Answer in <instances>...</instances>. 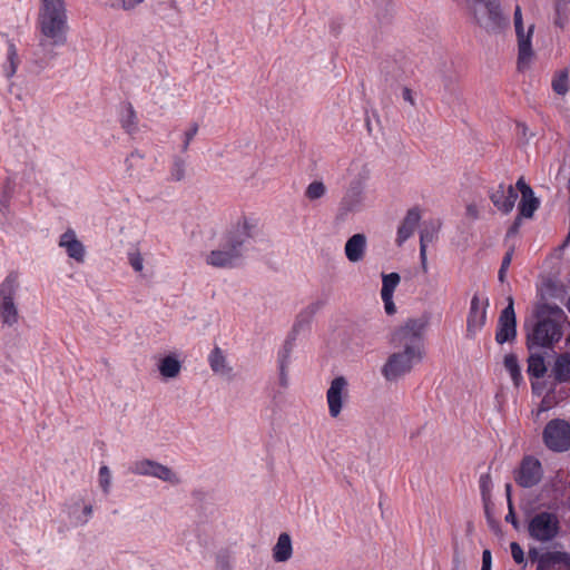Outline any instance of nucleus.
Here are the masks:
<instances>
[{"mask_svg":"<svg viewBox=\"0 0 570 570\" xmlns=\"http://www.w3.org/2000/svg\"><path fill=\"white\" fill-rule=\"evenodd\" d=\"M38 47L52 55L68 41V14L65 1L41 3L37 18Z\"/></svg>","mask_w":570,"mask_h":570,"instance_id":"obj_1","label":"nucleus"},{"mask_svg":"<svg viewBox=\"0 0 570 570\" xmlns=\"http://www.w3.org/2000/svg\"><path fill=\"white\" fill-rule=\"evenodd\" d=\"M566 315L559 307L550 308L547 317L539 320L527 335V344L530 350L534 347H551L562 336V324Z\"/></svg>","mask_w":570,"mask_h":570,"instance_id":"obj_2","label":"nucleus"},{"mask_svg":"<svg viewBox=\"0 0 570 570\" xmlns=\"http://www.w3.org/2000/svg\"><path fill=\"white\" fill-rule=\"evenodd\" d=\"M474 22L487 32H499L508 26L499 0H465Z\"/></svg>","mask_w":570,"mask_h":570,"instance_id":"obj_3","label":"nucleus"},{"mask_svg":"<svg viewBox=\"0 0 570 570\" xmlns=\"http://www.w3.org/2000/svg\"><path fill=\"white\" fill-rule=\"evenodd\" d=\"M350 186L342 198L341 209L352 212L363 202V189L371 176L370 165L361 158L353 159L347 167Z\"/></svg>","mask_w":570,"mask_h":570,"instance_id":"obj_4","label":"nucleus"},{"mask_svg":"<svg viewBox=\"0 0 570 570\" xmlns=\"http://www.w3.org/2000/svg\"><path fill=\"white\" fill-rule=\"evenodd\" d=\"M429 325V317L409 318L392 335L395 347L424 355L423 334Z\"/></svg>","mask_w":570,"mask_h":570,"instance_id":"obj_5","label":"nucleus"},{"mask_svg":"<svg viewBox=\"0 0 570 570\" xmlns=\"http://www.w3.org/2000/svg\"><path fill=\"white\" fill-rule=\"evenodd\" d=\"M20 287L19 275L10 273L0 283V321L3 325L14 326L18 323L19 312L14 302Z\"/></svg>","mask_w":570,"mask_h":570,"instance_id":"obj_6","label":"nucleus"},{"mask_svg":"<svg viewBox=\"0 0 570 570\" xmlns=\"http://www.w3.org/2000/svg\"><path fill=\"white\" fill-rule=\"evenodd\" d=\"M422 354L400 348L392 353L382 366V375L390 382L397 381L409 374L415 364L423 360Z\"/></svg>","mask_w":570,"mask_h":570,"instance_id":"obj_7","label":"nucleus"},{"mask_svg":"<svg viewBox=\"0 0 570 570\" xmlns=\"http://www.w3.org/2000/svg\"><path fill=\"white\" fill-rule=\"evenodd\" d=\"M513 23L518 40V68L525 69L530 66L534 56L532 49L534 24L531 23L527 29L524 28L522 10L520 6H517L514 9Z\"/></svg>","mask_w":570,"mask_h":570,"instance_id":"obj_8","label":"nucleus"},{"mask_svg":"<svg viewBox=\"0 0 570 570\" xmlns=\"http://www.w3.org/2000/svg\"><path fill=\"white\" fill-rule=\"evenodd\" d=\"M559 519L550 512H540L529 522V535L539 541L548 542L553 540L559 533Z\"/></svg>","mask_w":570,"mask_h":570,"instance_id":"obj_9","label":"nucleus"},{"mask_svg":"<svg viewBox=\"0 0 570 570\" xmlns=\"http://www.w3.org/2000/svg\"><path fill=\"white\" fill-rule=\"evenodd\" d=\"M348 381L345 376L334 377L326 390V403L328 414L332 419H337L342 414L346 403L348 402L350 391Z\"/></svg>","mask_w":570,"mask_h":570,"instance_id":"obj_10","label":"nucleus"},{"mask_svg":"<svg viewBox=\"0 0 570 570\" xmlns=\"http://www.w3.org/2000/svg\"><path fill=\"white\" fill-rule=\"evenodd\" d=\"M130 470L136 475L153 476L173 485L181 482L180 476L173 469L149 459L136 461Z\"/></svg>","mask_w":570,"mask_h":570,"instance_id":"obj_11","label":"nucleus"},{"mask_svg":"<svg viewBox=\"0 0 570 570\" xmlns=\"http://www.w3.org/2000/svg\"><path fill=\"white\" fill-rule=\"evenodd\" d=\"M544 444L554 452L570 449V424L563 420L550 421L543 431Z\"/></svg>","mask_w":570,"mask_h":570,"instance_id":"obj_12","label":"nucleus"},{"mask_svg":"<svg viewBox=\"0 0 570 570\" xmlns=\"http://www.w3.org/2000/svg\"><path fill=\"white\" fill-rule=\"evenodd\" d=\"M243 252L242 248H237V246L225 240L224 244H220L206 255L205 262L215 268H233L240 262Z\"/></svg>","mask_w":570,"mask_h":570,"instance_id":"obj_13","label":"nucleus"},{"mask_svg":"<svg viewBox=\"0 0 570 570\" xmlns=\"http://www.w3.org/2000/svg\"><path fill=\"white\" fill-rule=\"evenodd\" d=\"M517 335V321L513 307V298L508 297V306L501 312L499 317L495 341L499 344L514 340Z\"/></svg>","mask_w":570,"mask_h":570,"instance_id":"obj_14","label":"nucleus"},{"mask_svg":"<svg viewBox=\"0 0 570 570\" xmlns=\"http://www.w3.org/2000/svg\"><path fill=\"white\" fill-rule=\"evenodd\" d=\"M255 227L256 223L253 218L239 216L228 230L226 240L243 249L244 244L253 237Z\"/></svg>","mask_w":570,"mask_h":570,"instance_id":"obj_15","label":"nucleus"},{"mask_svg":"<svg viewBox=\"0 0 570 570\" xmlns=\"http://www.w3.org/2000/svg\"><path fill=\"white\" fill-rule=\"evenodd\" d=\"M541 478L542 468L539 460L532 456H525L515 474L517 483L523 488H531L539 483Z\"/></svg>","mask_w":570,"mask_h":570,"instance_id":"obj_16","label":"nucleus"},{"mask_svg":"<svg viewBox=\"0 0 570 570\" xmlns=\"http://www.w3.org/2000/svg\"><path fill=\"white\" fill-rule=\"evenodd\" d=\"M58 246L76 263L82 264L85 262L87 254L86 247L73 229H67L60 235Z\"/></svg>","mask_w":570,"mask_h":570,"instance_id":"obj_17","label":"nucleus"},{"mask_svg":"<svg viewBox=\"0 0 570 570\" xmlns=\"http://www.w3.org/2000/svg\"><path fill=\"white\" fill-rule=\"evenodd\" d=\"M208 364L213 373L222 379L232 381L235 377L234 367L228 361L227 354L215 346L208 355Z\"/></svg>","mask_w":570,"mask_h":570,"instance_id":"obj_18","label":"nucleus"},{"mask_svg":"<svg viewBox=\"0 0 570 570\" xmlns=\"http://www.w3.org/2000/svg\"><path fill=\"white\" fill-rule=\"evenodd\" d=\"M487 306L488 302L482 305L480 298L476 295L472 297L466 326L469 337H474L485 324Z\"/></svg>","mask_w":570,"mask_h":570,"instance_id":"obj_19","label":"nucleus"},{"mask_svg":"<svg viewBox=\"0 0 570 570\" xmlns=\"http://www.w3.org/2000/svg\"><path fill=\"white\" fill-rule=\"evenodd\" d=\"M517 189L521 193L519 203V216L531 218L539 207V199L534 196L532 188L520 178L515 184Z\"/></svg>","mask_w":570,"mask_h":570,"instance_id":"obj_20","label":"nucleus"},{"mask_svg":"<svg viewBox=\"0 0 570 570\" xmlns=\"http://www.w3.org/2000/svg\"><path fill=\"white\" fill-rule=\"evenodd\" d=\"M493 205L503 214H509L515 204L518 194L512 185H500L490 195Z\"/></svg>","mask_w":570,"mask_h":570,"instance_id":"obj_21","label":"nucleus"},{"mask_svg":"<svg viewBox=\"0 0 570 570\" xmlns=\"http://www.w3.org/2000/svg\"><path fill=\"white\" fill-rule=\"evenodd\" d=\"M183 363L176 353L160 356L157 360V371L163 381H173L179 377Z\"/></svg>","mask_w":570,"mask_h":570,"instance_id":"obj_22","label":"nucleus"},{"mask_svg":"<svg viewBox=\"0 0 570 570\" xmlns=\"http://www.w3.org/2000/svg\"><path fill=\"white\" fill-rule=\"evenodd\" d=\"M366 247V236L362 233H357L346 240L344 246V254L350 263L356 264L364 259Z\"/></svg>","mask_w":570,"mask_h":570,"instance_id":"obj_23","label":"nucleus"},{"mask_svg":"<svg viewBox=\"0 0 570 570\" xmlns=\"http://www.w3.org/2000/svg\"><path fill=\"white\" fill-rule=\"evenodd\" d=\"M294 548L291 535L282 532L272 548V557L276 563H286L293 557Z\"/></svg>","mask_w":570,"mask_h":570,"instance_id":"obj_24","label":"nucleus"},{"mask_svg":"<svg viewBox=\"0 0 570 570\" xmlns=\"http://www.w3.org/2000/svg\"><path fill=\"white\" fill-rule=\"evenodd\" d=\"M69 515L75 520L76 524H85L92 514V505L83 499L73 500L68 507Z\"/></svg>","mask_w":570,"mask_h":570,"instance_id":"obj_25","label":"nucleus"},{"mask_svg":"<svg viewBox=\"0 0 570 570\" xmlns=\"http://www.w3.org/2000/svg\"><path fill=\"white\" fill-rule=\"evenodd\" d=\"M420 222V213L416 209H411L407 212L402 225L400 226L397 230V242L399 244H402L407 238H410L417 224Z\"/></svg>","mask_w":570,"mask_h":570,"instance_id":"obj_26","label":"nucleus"},{"mask_svg":"<svg viewBox=\"0 0 570 570\" xmlns=\"http://www.w3.org/2000/svg\"><path fill=\"white\" fill-rule=\"evenodd\" d=\"M529 554L531 558L537 559V570H551L556 563L562 562L567 557L563 552H546L539 554L537 551H530Z\"/></svg>","mask_w":570,"mask_h":570,"instance_id":"obj_27","label":"nucleus"},{"mask_svg":"<svg viewBox=\"0 0 570 570\" xmlns=\"http://www.w3.org/2000/svg\"><path fill=\"white\" fill-rule=\"evenodd\" d=\"M553 371L557 380L570 381V353H564L557 358Z\"/></svg>","mask_w":570,"mask_h":570,"instance_id":"obj_28","label":"nucleus"},{"mask_svg":"<svg viewBox=\"0 0 570 570\" xmlns=\"http://www.w3.org/2000/svg\"><path fill=\"white\" fill-rule=\"evenodd\" d=\"M400 282L401 276L397 273L382 274L381 296H393Z\"/></svg>","mask_w":570,"mask_h":570,"instance_id":"obj_29","label":"nucleus"},{"mask_svg":"<svg viewBox=\"0 0 570 570\" xmlns=\"http://www.w3.org/2000/svg\"><path fill=\"white\" fill-rule=\"evenodd\" d=\"M503 364L505 370L510 373L514 385L518 386L522 381V375L517 356L513 354L505 355Z\"/></svg>","mask_w":570,"mask_h":570,"instance_id":"obj_30","label":"nucleus"},{"mask_svg":"<svg viewBox=\"0 0 570 570\" xmlns=\"http://www.w3.org/2000/svg\"><path fill=\"white\" fill-rule=\"evenodd\" d=\"M568 77L569 75L567 69H562L556 72L551 86L557 95L564 96L568 92Z\"/></svg>","mask_w":570,"mask_h":570,"instance_id":"obj_31","label":"nucleus"},{"mask_svg":"<svg viewBox=\"0 0 570 570\" xmlns=\"http://www.w3.org/2000/svg\"><path fill=\"white\" fill-rule=\"evenodd\" d=\"M327 193V187L325 184L321 180H314L312 181L305 190V197L311 200H317L324 197Z\"/></svg>","mask_w":570,"mask_h":570,"instance_id":"obj_32","label":"nucleus"},{"mask_svg":"<svg viewBox=\"0 0 570 570\" xmlns=\"http://www.w3.org/2000/svg\"><path fill=\"white\" fill-rule=\"evenodd\" d=\"M528 372L530 375L534 377H541L544 375L547 368L544 364V358L541 355L532 354L529 357Z\"/></svg>","mask_w":570,"mask_h":570,"instance_id":"obj_33","label":"nucleus"},{"mask_svg":"<svg viewBox=\"0 0 570 570\" xmlns=\"http://www.w3.org/2000/svg\"><path fill=\"white\" fill-rule=\"evenodd\" d=\"M121 126L128 132H131L137 127V116L131 105H127L122 109Z\"/></svg>","mask_w":570,"mask_h":570,"instance_id":"obj_34","label":"nucleus"},{"mask_svg":"<svg viewBox=\"0 0 570 570\" xmlns=\"http://www.w3.org/2000/svg\"><path fill=\"white\" fill-rule=\"evenodd\" d=\"M125 165L129 176L138 175L141 171L142 156L134 151L126 158Z\"/></svg>","mask_w":570,"mask_h":570,"instance_id":"obj_35","label":"nucleus"},{"mask_svg":"<svg viewBox=\"0 0 570 570\" xmlns=\"http://www.w3.org/2000/svg\"><path fill=\"white\" fill-rule=\"evenodd\" d=\"M98 481L102 492L106 494L109 493L112 484V474L107 465L100 466Z\"/></svg>","mask_w":570,"mask_h":570,"instance_id":"obj_36","label":"nucleus"},{"mask_svg":"<svg viewBox=\"0 0 570 570\" xmlns=\"http://www.w3.org/2000/svg\"><path fill=\"white\" fill-rule=\"evenodd\" d=\"M144 1L145 0H109V6L115 10L129 12L138 8Z\"/></svg>","mask_w":570,"mask_h":570,"instance_id":"obj_37","label":"nucleus"},{"mask_svg":"<svg viewBox=\"0 0 570 570\" xmlns=\"http://www.w3.org/2000/svg\"><path fill=\"white\" fill-rule=\"evenodd\" d=\"M187 174V165L184 159H176L174 161L170 176L174 180L180 181L186 177Z\"/></svg>","mask_w":570,"mask_h":570,"instance_id":"obj_38","label":"nucleus"},{"mask_svg":"<svg viewBox=\"0 0 570 570\" xmlns=\"http://www.w3.org/2000/svg\"><path fill=\"white\" fill-rule=\"evenodd\" d=\"M128 262L135 272L144 275V257L139 250H132L128 254Z\"/></svg>","mask_w":570,"mask_h":570,"instance_id":"obj_39","label":"nucleus"},{"mask_svg":"<svg viewBox=\"0 0 570 570\" xmlns=\"http://www.w3.org/2000/svg\"><path fill=\"white\" fill-rule=\"evenodd\" d=\"M564 3L556 2V18L554 24L561 29H563L567 24L568 17L566 12Z\"/></svg>","mask_w":570,"mask_h":570,"instance_id":"obj_40","label":"nucleus"},{"mask_svg":"<svg viewBox=\"0 0 570 570\" xmlns=\"http://www.w3.org/2000/svg\"><path fill=\"white\" fill-rule=\"evenodd\" d=\"M510 549H511V554H512L513 560L517 563H522L524 561V553H523L521 546L517 542H512L510 544Z\"/></svg>","mask_w":570,"mask_h":570,"instance_id":"obj_41","label":"nucleus"},{"mask_svg":"<svg viewBox=\"0 0 570 570\" xmlns=\"http://www.w3.org/2000/svg\"><path fill=\"white\" fill-rule=\"evenodd\" d=\"M384 303V309L386 314L393 315L396 312V306L393 302V296H381Z\"/></svg>","mask_w":570,"mask_h":570,"instance_id":"obj_42","label":"nucleus"},{"mask_svg":"<svg viewBox=\"0 0 570 570\" xmlns=\"http://www.w3.org/2000/svg\"><path fill=\"white\" fill-rule=\"evenodd\" d=\"M482 567H492V556L490 550H484L482 553Z\"/></svg>","mask_w":570,"mask_h":570,"instance_id":"obj_43","label":"nucleus"},{"mask_svg":"<svg viewBox=\"0 0 570 570\" xmlns=\"http://www.w3.org/2000/svg\"><path fill=\"white\" fill-rule=\"evenodd\" d=\"M279 382L282 386H287V372L283 363L281 364Z\"/></svg>","mask_w":570,"mask_h":570,"instance_id":"obj_44","label":"nucleus"},{"mask_svg":"<svg viewBox=\"0 0 570 570\" xmlns=\"http://www.w3.org/2000/svg\"><path fill=\"white\" fill-rule=\"evenodd\" d=\"M197 132V127H193L190 128L188 131H186L185 136H186V140H185V146L184 148H187L189 141L194 138V136L196 135Z\"/></svg>","mask_w":570,"mask_h":570,"instance_id":"obj_45","label":"nucleus"},{"mask_svg":"<svg viewBox=\"0 0 570 570\" xmlns=\"http://www.w3.org/2000/svg\"><path fill=\"white\" fill-rule=\"evenodd\" d=\"M505 521L511 522L514 527H517V520H515V517H514L512 502H510V505H509V513H508V515L505 517Z\"/></svg>","mask_w":570,"mask_h":570,"instance_id":"obj_46","label":"nucleus"},{"mask_svg":"<svg viewBox=\"0 0 570 570\" xmlns=\"http://www.w3.org/2000/svg\"><path fill=\"white\" fill-rule=\"evenodd\" d=\"M511 261H512V253L511 252H508L505 254V256L503 257V261H502V264H501V267L503 269H508L510 264H511Z\"/></svg>","mask_w":570,"mask_h":570,"instance_id":"obj_47","label":"nucleus"},{"mask_svg":"<svg viewBox=\"0 0 570 570\" xmlns=\"http://www.w3.org/2000/svg\"><path fill=\"white\" fill-rule=\"evenodd\" d=\"M420 258H421V261H425L428 258L426 245L424 244V238L420 239Z\"/></svg>","mask_w":570,"mask_h":570,"instance_id":"obj_48","label":"nucleus"},{"mask_svg":"<svg viewBox=\"0 0 570 570\" xmlns=\"http://www.w3.org/2000/svg\"><path fill=\"white\" fill-rule=\"evenodd\" d=\"M403 98H404V100L409 101L411 105H414V100H413L412 92L410 89L406 88L403 90Z\"/></svg>","mask_w":570,"mask_h":570,"instance_id":"obj_49","label":"nucleus"},{"mask_svg":"<svg viewBox=\"0 0 570 570\" xmlns=\"http://www.w3.org/2000/svg\"><path fill=\"white\" fill-rule=\"evenodd\" d=\"M424 237V244L428 246V243L432 242L433 240V235L430 234L429 232L424 230L421 233V237L420 239H423Z\"/></svg>","mask_w":570,"mask_h":570,"instance_id":"obj_50","label":"nucleus"},{"mask_svg":"<svg viewBox=\"0 0 570 570\" xmlns=\"http://www.w3.org/2000/svg\"><path fill=\"white\" fill-rule=\"evenodd\" d=\"M468 214L473 217V218H476L478 217V209H476V206L475 205H469L468 206Z\"/></svg>","mask_w":570,"mask_h":570,"instance_id":"obj_51","label":"nucleus"},{"mask_svg":"<svg viewBox=\"0 0 570 570\" xmlns=\"http://www.w3.org/2000/svg\"><path fill=\"white\" fill-rule=\"evenodd\" d=\"M521 216H518L514 224L512 225V227L510 228L509 230V234H512V233H515L521 224Z\"/></svg>","mask_w":570,"mask_h":570,"instance_id":"obj_52","label":"nucleus"},{"mask_svg":"<svg viewBox=\"0 0 570 570\" xmlns=\"http://www.w3.org/2000/svg\"><path fill=\"white\" fill-rule=\"evenodd\" d=\"M505 492H507V498H508V504L510 505V502H512L511 501V484L508 483L505 485Z\"/></svg>","mask_w":570,"mask_h":570,"instance_id":"obj_53","label":"nucleus"},{"mask_svg":"<svg viewBox=\"0 0 570 570\" xmlns=\"http://www.w3.org/2000/svg\"><path fill=\"white\" fill-rule=\"evenodd\" d=\"M507 271L508 269H503L502 267H500V271H499V281L500 282H504V278H505V275H507Z\"/></svg>","mask_w":570,"mask_h":570,"instance_id":"obj_54","label":"nucleus"},{"mask_svg":"<svg viewBox=\"0 0 570 570\" xmlns=\"http://www.w3.org/2000/svg\"><path fill=\"white\" fill-rule=\"evenodd\" d=\"M489 482H490V478H489V475H483V476L481 478V483H482V488H483V490L488 487V483H489Z\"/></svg>","mask_w":570,"mask_h":570,"instance_id":"obj_55","label":"nucleus"},{"mask_svg":"<svg viewBox=\"0 0 570 570\" xmlns=\"http://www.w3.org/2000/svg\"><path fill=\"white\" fill-rule=\"evenodd\" d=\"M421 266L424 272L428 271V258L425 261H421Z\"/></svg>","mask_w":570,"mask_h":570,"instance_id":"obj_56","label":"nucleus"},{"mask_svg":"<svg viewBox=\"0 0 570 570\" xmlns=\"http://www.w3.org/2000/svg\"><path fill=\"white\" fill-rule=\"evenodd\" d=\"M557 2H560V3H570V0H558Z\"/></svg>","mask_w":570,"mask_h":570,"instance_id":"obj_57","label":"nucleus"},{"mask_svg":"<svg viewBox=\"0 0 570 570\" xmlns=\"http://www.w3.org/2000/svg\"><path fill=\"white\" fill-rule=\"evenodd\" d=\"M481 570H491L490 567H482Z\"/></svg>","mask_w":570,"mask_h":570,"instance_id":"obj_58","label":"nucleus"},{"mask_svg":"<svg viewBox=\"0 0 570 570\" xmlns=\"http://www.w3.org/2000/svg\"><path fill=\"white\" fill-rule=\"evenodd\" d=\"M567 345H570V336L567 338Z\"/></svg>","mask_w":570,"mask_h":570,"instance_id":"obj_59","label":"nucleus"},{"mask_svg":"<svg viewBox=\"0 0 570 570\" xmlns=\"http://www.w3.org/2000/svg\"><path fill=\"white\" fill-rule=\"evenodd\" d=\"M454 570H456V569H454Z\"/></svg>","mask_w":570,"mask_h":570,"instance_id":"obj_60","label":"nucleus"}]
</instances>
